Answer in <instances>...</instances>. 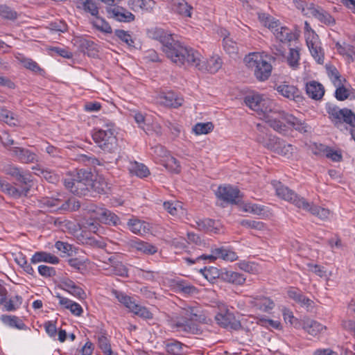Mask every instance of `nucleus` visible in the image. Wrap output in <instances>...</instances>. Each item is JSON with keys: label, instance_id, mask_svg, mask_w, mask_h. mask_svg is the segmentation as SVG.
<instances>
[{"label": "nucleus", "instance_id": "obj_1", "mask_svg": "<svg viewBox=\"0 0 355 355\" xmlns=\"http://www.w3.org/2000/svg\"><path fill=\"white\" fill-rule=\"evenodd\" d=\"M148 37L159 41L162 44V51L173 63L181 67L185 60L186 55L194 57L192 51L187 50L188 46H184L175 40L173 35L162 28L155 27L147 31Z\"/></svg>", "mask_w": 355, "mask_h": 355}, {"label": "nucleus", "instance_id": "obj_2", "mask_svg": "<svg viewBox=\"0 0 355 355\" xmlns=\"http://www.w3.org/2000/svg\"><path fill=\"white\" fill-rule=\"evenodd\" d=\"M187 50L192 51L194 57L185 55L184 61L182 66H193L200 71H207L211 73L217 72L222 67V60L218 56H213L205 62L202 60L201 54L191 47Z\"/></svg>", "mask_w": 355, "mask_h": 355}, {"label": "nucleus", "instance_id": "obj_3", "mask_svg": "<svg viewBox=\"0 0 355 355\" xmlns=\"http://www.w3.org/2000/svg\"><path fill=\"white\" fill-rule=\"evenodd\" d=\"M114 124L106 125V129L95 130L92 138L103 151L114 153L118 150V140L114 135Z\"/></svg>", "mask_w": 355, "mask_h": 355}, {"label": "nucleus", "instance_id": "obj_4", "mask_svg": "<svg viewBox=\"0 0 355 355\" xmlns=\"http://www.w3.org/2000/svg\"><path fill=\"white\" fill-rule=\"evenodd\" d=\"M258 18L260 22L268 29H270L275 37L280 42H289L294 39V34L288 27L281 25L278 19L268 14L261 12L258 14Z\"/></svg>", "mask_w": 355, "mask_h": 355}, {"label": "nucleus", "instance_id": "obj_5", "mask_svg": "<svg viewBox=\"0 0 355 355\" xmlns=\"http://www.w3.org/2000/svg\"><path fill=\"white\" fill-rule=\"evenodd\" d=\"M244 61L246 66L254 71V75L260 81H264L270 77L272 65L258 53H250Z\"/></svg>", "mask_w": 355, "mask_h": 355}, {"label": "nucleus", "instance_id": "obj_6", "mask_svg": "<svg viewBox=\"0 0 355 355\" xmlns=\"http://www.w3.org/2000/svg\"><path fill=\"white\" fill-rule=\"evenodd\" d=\"M76 176L79 181L85 184H88V189L97 193H104L107 187L105 179L97 174H94L91 171L81 168L77 171Z\"/></svg>", "mask_w": 355, "mask_h": 355}, {"label": "nucleus", "instance_id": "obj_7", "mask_svg": "<svg viewBox=\"0 0 355 355\" xmlns=\"http://www.w3.org/2000/svg\"><path fill=\"white\" fill-rule=\"evenodd\" d=\"M327 113L329 115V119L337 128L341 130L343 128L347 129L345 123L355 128V113L351 110L348 108L340 109L334 106L327 109Z\"/></svg>", "mask_w": 355, "mask_h": 355}, {"label": "nucleus", "instance_id": "obj_8", "mask_svg": "<svg viewBox=\"0 0 355 355\" xmlns=\"http://www.w3.org/2000/svg\"><path fill=\"white\" fill-rule=\"evenodd\" d=\"M44 205L49 207L51 211L60 212L74 211L80 207V202L73 197L67 199L48 198L44 200Z\"/></svg>", "mask_w": 355, "mask_h": 355}, {"label": "nucleus", "instance_id": "obj_9", "mask_svg": "<svg viewBox=\"0 0 355 355\" xmlns=\"http://www.w3.org/2000/svg\"><path fill=\"white\" fill-rule=\"evenodd\" d=\"M218 309L219 311L215 315V320L220 327L234 331L242 329L241 322L225 305H222Z\"/></svg>", "mask_w": 355, "mask_h": 355}, {"label": "nucleus", "instance_id": "obj_10", "mask_svg": "<svg viewBox=\"0 0 355 355\" xmlns=\"http://www.w3.org/2000/svg\"><path fill=\"white\" fill-rule=\"evenodd\" d=\"M245 103L252 110L256 112H261L264 114H268L273 113L277 114L275 112H277L279 109H276L272 107L274 103L269 100H263L261 96L259 94L248 95L245 97Z\"/></svg>", "mask_w": 355, "mask_h": 355}, {"label": "nucleus", "instance_id": "obj_11", "mask_svg": "<svg viewBox=\"0 0 355 355\" xmlns=\"http://www.w3.org/2000/svg\"><path fill=\"white\" fill-rule=\"evenodd\" d=\"M167 322L171 329L178 331H184L192 334H198L200 332L198 326L189 321L184 314L169 317Z\"/></svg>", "mask_w": 355, "mask_h": 355}, {"label": "nucleus", "instance_id": "obj_12", "mask_svg": "<svg viewBox=\"0 0 355 355\" xmlns=\"http://www.w3.org/2000/svg\"><path fill=\"white\" fill-rule=\"evenodd\" d=\"M272 184L277 196L280 198L289 202L299 209L304 203V198L297 195L294 191L282 184L280 182L274 181Z\"/></svg>", "mask_w": 355, "mask_h": 355}, {"label": "nucleus", "instance_id": "obj_13", "mask_svg": "<svg viewBox=\"0 0 355 355\" xmlns=\"http://www.w3.org/2000/svg\"><path fill=\"white\" fill-rule=\"evenodd\" d=\"M216 195L218 199L229 204H238L242 198L239 189L231 185L220 186Z\"/></svg>", "mask_w": 355, "mask_h": 355}, {"label": "nucleus", "instance_id": "obj_14", "mask_svg": "<svg viewBox=\"0 0 355 355\" xmlns=\"http://www.w3.org/2000/svg\"><path fill=\"white\" fill-rule=\"evenodd\" d=\"M263 145L275 153L285 157H288L293 154V146L276 137H270L268 142Z\"/></svg>", "mask_w": 355, "mask_h": 355}, {"label": "nucleus", "instance_id": "obj_15", "mask_svg": "<svg viewBox=\"0 0 355 355\" xmlns=\"http://www.w3.org/2000/svg\"><path fill=\"white\" fill-rule=\"evenodd\" d=\"M275 89L280 95L288 100L293 101L296 103H300L303 100L301 92L295 85L283 83L279 85H276Z\"/></svg>", "mask_w": 355, "mask_h": 355}, {"label": "nucleus", "instance_id": "obj_16", "mask_svg": "<svg viewBox=\"0 0 355 355\" xmlns=\"http://www.w3.org/2000/svg\"><path fill=\"white\" fill-rule=\"evenodd\" d=\"M184 314L191 322H198L200 323H208V319L202 309L198 305H187L182 308Z\"/></svg>", "mask_w": 355, "mask_h": 355}, {"label": "nucleus", "instance_id": "obj_17", "mask_svg": "<svg viewBox=\"0 0 355 355\" xmlns=\"http://www.w3.org/2000/svg\"><path fill=\"white\" fill-rule=\"evenodd\" d=\"M64 187L74 195L82 196H86L91 191L88 189V184H85L82 181H79L77 177L65 178L64 180Z\"/></svg>", "mask_w": 355, "mask_h": 355}, {"label": "nucleus", "instance_id": "obj_18", "mask_svg": "<svg viewBox=\"0 0 355 355\" xmlns=\"http://www.w3.org/2000/svg\"><path fill=\"white\" fill-rule=\"evenodd\" d=\"M106 12L109 18L119 21L128 22L133 20V15L123 7L114 6H107Z\"/></svg>", "mask_w": 355, "mask_h": 355}, {"label": "nucleus", "instance_id": "obj_19", "mask_svg": "<svg viewBox=\"0 0 355 355\" xmlns=\"http://www.w3.org/2000/svg\"><path fill=\"white\" fill-rule=\"evenodd\" d=\"M275 113H277L279 119L285 121L289 125L293 127L296 130L300 132H308L309 126L306 123H305L304 121L298 119L293 115L290 114L282 110H279L277 112H275Z\"/></svg>", "mask_w": 355, "mask_h": 355}, {"label": "nucleus", "instance_id": "obj_20", "mask_svg": "<svg viewBox=\"0 0 355 355\" xmlns=\"http://www.w3.org/2000/svg\"><path fill=\"white\" fill-rule=\"evenodd\" d=\"M10 150L12 155L15 157L21 163L30 164L37 162V155L29 149L13 147Z\"/></svg>", "mask_w": 355, "mask_h": 355}, {"label": "nucleus", "instance_id": "obj_21", "mask_svg": "<svg viewBox=\"0 0 355 355\" xmlns=\"http://www.w3.org/2000/svg\"><path fill=\"white\" fill-rule=\"evenodd\" d=\"M248 302L260 311L268 312L275 307V302L265 296H248Z\"/></svg>", "mask_w": 355, "mask_h": 355}, {"label": "nucleus", "instance_id": "obj_22", "mask_svg": "<svg viewBox=\"0 0 355 355\" xmlns=\"http://www.w3.org/2000/svg\"><path fill=\"white\" fill-rule=\"evenodd\" d=\"M157 102L165 107L177 108L182 105L183 99L173 92L161 93L157 97Z\"/></svg>", "mask_w": 355, "mask_h": 355}, {"label": "nucleus", "instance_id": "obj_23", "mask_svg": "<svg viewBox=\"0 0 355 355\" xmlns=\"http://www.w3.org/2000/svg\"><path fill=\"white\" fill-rule=\"evenodd\" d=\"M59 286L61 289L69 293L78 299L83 300L86 297L84 290L78 286L73 281L69 278H62L60 280Z\"/></svg>", "mask_w": 355, "mask_h": 355}, {"label": "nucleus", "instance_id": "obj_24", "mask_svg": "<svg viewBox=\"0 0 355 355\" xmlns=\"http://www.w3.org/2000/svg\"><path fill=\"white\" fill-rule=\"evenodd\" d=\"M307 14H310V17L316 18L321 23L327 26H332L336 23L334 18L328 12L318 6L311 7Z\"/></svg>", "mask_w": 355, "mask_h": 355}, {"label": "nucleus", "instance_id": "obj_25", "mask_svg": "<svg viewBox=\"0 0 355 355\" xmlns=\"http://www.w3.org/2000/svg\"><path fill=\"white\" fill-rule=\"evenodd\" d=\"M135 121L138 124V127L147 135H151L153 132H155L157 135H160L162 133L161 127L155 125L154 130H153L146 117L141 113L138 112L135 114Z\"/></svg>", "mask_w": 355, "mask_h": 355}, {"label": "nucleus", "instance_id": "obj_26", "mask_svg": "<svg viewBox=\"0 0 355 355\" xmlns=\"http://www.w3.org/2000/svg\"><path fill=\"white\" fill-rule=\"evenodd\" d=\"M171 9L182 17H191L193 7L185 0H171Z\"/></svg>", "mask_w": 355, "mask_h": 355}, {"label": "nucleus", "instance_id": "obj_27", "mask_svg": "<svg viewBox=\"0 0 355 355\" xmlns=\"http://www.w3.org/2000/svg\"><path fill=\"white\" fill-rule=\"evenodd\" d=\"M300 209L310 212L311 214L318 216L322 220L327 219L329 215V209L315 205L313 203L308 202L306 199Z\"/></svg>", "mask_w": 355, "mask_h": 355}, {"label": "nucleus", "instance_id": "obj_28", "mask_svg": "<svg viewBox=\"0 0 355 355\" xmlns=\"http://www.w3.org/2000/svg\"><path fill=\"white\" fill-rule=\"evenodd\" d=\"M306 92L309 97L315 100H319L324 94V88L322 84L313 80L306 84Z\"/></svg>", "mask_w": 355, "mask_h": 355}, {"label": "nucleus", "instance_id": "obj_29", "mask_svg": "<svg viewBox=\"0 0 355 355\" xmlns=\"http://www.w3.org/2000/svg\"><path fill=\"white\" fill-rule=\"evenodd\" d=\"M172 286L178 293L193 295L198 293V289L184 279H174L172 282Z\"/></svg>", "mask_w": 355, "mask_h": 355}, {"label": "nucleus", "instance_id": "obj_30", "mask_svg": "<svg viewBox=\"0 0 355 355\" xmlns=\"http://www.w3.org/2000/svg\"><path fill=\"white\" fill-rule=\"evenodd\" d=\"M220 275L225 282L234 285H243L246 280L243 274L232 270L222 272Z\"/></svg>", "mask_w": 355, "mask_h": 355}, {"label": "nucleus", "instance_id": "obj_31", "mask_svg": "<svg viewBox=\"0 0 355 355\" xmlns=\"http://www.w3.org/2000/svg\"><path fill=\"white\" fill-rule=\"evenodd\" d=\"M32 169L36 175L44 178L46 181L52 184H56L59 180L60 176L54 171L48 168H42L40 166H33Z\"/></svg>", "mask_w": 355, "mask_h": 355}, {"label": "nucleus", "instance_id": "obj_32", "mask_svg": "<svg viewBox=\"0 0 355 355\" xmlns=\"http://www.w3.org/2000/svg\"><path fill=\"white\" fill-rule=\"evenodd\" d=\"M32 263H37L39 262H46L52 264H57L59 263L60 259L56 256L46 252H37L31 259Z\"/></svg>", "mask_w": 355, "mask_h": 355}, {"label": "nucleus", "instance_id": "obj_33", "mask_svg": "<svg viewBox=\"0 0 355 355\" xmlns=\"http://www.w3.org/2000/svg\"><path fill=\"white\" fill-rule=\"evenodd\" d=\"M101 211V215L98 217V218L105 224L113 226H118L121 225V221L119 218L111 211L103 208V210H99Z\"/></svg>", "mask_w": 355, "mask_h": 355}, {"label": "nucleus", "instance_id": "obj_34", "mask_svg": "<svg viewBox=\"0 0 355 355\" xmlns=\"http://www.w3.org/2000/svg\"><path fill=\"white\" fill-rule=\"evenodd\" d=\"M75 160L87 166L96 167V166L103 165L102 161L97 159L90 153H87L86 154H78L76 155Z\"/></svg>", "mask_w": 355, "mask_h": 355}, {"label": "nucleus", "instance_id": "obj_35", "mask_svg": "<svg viewBox=\"0 0 355 355\" xmlns=\"http://www.w3.org/2000/svg\"><path fill=\"white\" fill-rule=\"evenodd\" d=\"M306 44L308 48L311 53V55L318 64H323L324 62V52L320 46L319 43L316 41L307 40Z\"/></svg>", "mask_w": 355, "mask_h": 355}, {"label": "nucleus", "instance_id": "obj_36", "mask_svg": "<svg viewBox=\"0 0 355 355\" xmlns=\"http://www.w3.org/2000/svg\"><path fill=\"white\" fill-rule=\"evenodd\" d=\"M135 250L147 255H152L157 252V248L156 246L135 238Z\"/></svg>", "mask_w": 355, "mask_h": 355}, {"label": "nucleus", "instance_id": "obj_37", "mask_svg": "<svg viewBox=\"0 0 355 355\" xmlns=\"http://www.w3.org/2000/svg\"><path fill=\"white\" fill-rule=\"evenodd\" d=\"M164 345L169 355H182V350L184 345L181 342L171 339L165 340Z\"/></svg>", "mask_w": 355, "mask_h": 355}, {"label": "nucleus", "instance_id": "obj_38", "mask_svg": "<svg viewBox=\"0 0 355 355\" xmlns=\"http://www.w3.org/2000/svg\"><path fill=\"white\" fill-rule=\"evenodd\" d=\"M1 320L5 324H7L11 327H14L20 330H24L27 329L26 325L24 324L22 320L15 315H2Z\"/></svg>", "mask_w": 355, "mask_h": 355}, {"label": "nucleus", "instance_id": "obj_39", "mask_svg": "<svg viewBox=\"0 0 355 355\" xmlns=\"http://www.w3.org/2000/svg\"><path fill=\"white\" fill-rule=\"evenodd\" d=\"M214 254L216 256V259L220 258L225 261H234L238 259L235 252L224 247L214 248Z\"/></svg>", "mask_w": 355, "mask_h": 355}, {"label": "nucleus", "instance_id": "obj_40", "mask_svg": "<svg viewBox=\"0 0 355 355\" xmlns=\"http://www.w3.org/2000/svg\"><path fill=\"white\" fill-rule=\"evenodd\" d=\"M303 329L309 334L315 336L324 329V327L315 320H307L304 322Z\"/></svg>", "mask_w": 355, "mask_h": 355}, {"label": "nucleus", "instance_id": "obj_41", "mask_svg": "<svg viewBox=\"0 0 355 355\" xmlns=\"http://www.w3.org/2000/svg\"><path fill=\"white\" fill-rule=\"evenodd\" d=\"M1 191L9 194L10 196L18 198L22 196H27L28 192H27V188L22 189L21 187L17 188L15 187L12 186L10 184L5 182L3 184V187H2Z\"/></svg>", "mask_w": 355, "mask_h": 355}, {"label": "nucleus", "instance_id": "obj_42", "mask_svg": "<svg viewBox=\"0 0 355 355\" xmlns=\"http://www.w3.org/2000/svg\"><path fill=\"white\" fill-rule=\"evenodd\" d=\"M288 66L293 70H296L300 66V49L297 48H291L288 55L285 58Z\"/></svg>", "mask_w": 355, "mask_h": 355}, {"label": "nucleus", "instance_id": "obj_43", "mask_svg": "<svg viewBox=\"0 0 355 355\" xmlns=\"http://www.w3.org/2000/svg\"><path fill=\"white\" fill-rule=\"evenodd\" d=\"M222 34L225 35L223 40V46L225 52L230 55H236L238 52V46L236 43L230 38L227 33V31L225 30V33L222 32Z\"/></svg>", "mask_w": 355, "mask_h": 355}, {"label": "nucleus", "instance_id": "obj_44", "mask_svg": "<svg viewBox=\"0 0 355 355\" xmlns=\"http://www.w3.org/2000/svg\"><path fill=\"white\" fill-rule=\"evenodd\" d=\"M15 180L21 184L20 187L22 189L27 188V192H29L30 189L32 186V175L31 174L26 171L21 170Z\"/></svg>", "mask_w": 355, "mask_h": 355}, {"label": "nucleus", "instance_id": "obj_45", "mask_svg": "<svg viewBox=\"0 0 355 355\" xmlns=\"http://www.w3.org/2000/svg\"><path fill=\"white\" fill-rule=\"evenodd\" d=\"M0 121L10 126H16L18 123V119L15 114L6 109L0 110Z\"/></svg>", "mask_w": 355, "mask_h": 355}, {"label": "nucleus", "instance_id": "obj_46", "mask_svg": "<svg viewBox=\"0 0 355 355\" xmlns=\"http://www.w3.org/2000/svg\"><path fill=\"white\" fill-rule=\"evenodd\" d=\"M150 229L151 226L148 223L135 218V234H137L140 236L146 235L150 232Z\"/></svg>", "mask_w": 355, "mask_h": 355}, {"label": "nucleus", "instance_id": "obj_47", "mask_svg": "<svg viewBox=\"0 0 355 355\" xmlns=\"http://www.w3.org/2000/svg\"><path fill=\"white\" fill-rule=\"evenodd\" d=\"M266 122L268 125L273 128L275 131L281 134H286L287 131L286 125L277 118H273L272 116L270 117L267 115Z\"/></svg>", "mask_w": 355, "mask_h": 355}, {"label": "nucleus", "instance_id": "obj_48", "mask_svg": "<svg viewBox=\"0 0 355 355\" xmlns=\"http://www.w3.org/2000/svg\"><path fill=\"white\" fill-rule=\"evenodd\" d=\"M334 86L336 87L335 97L338 101H344L350 96L351 89L346 88L343 82L339 83V85L338 84Z\"/></svg>", "mask_w": 355, "mask_h": 355}, {"label": "nucleus", "instance_id": "obj_49", "mask_svg": "<svg viewBox=\"0 0 355 355\" xmlns=\"http://www.w3.org/2000/svg\"><path fill=\"white\" fill-rule=\"evenodd\" d=\"M327 72L329 78L331 79L334 85H339V83L345 82V78H342L338 69L334 66L327 67Z\"/></svg>", "mask_w": 355, "mask_h": 355}, {"label": "nucleus", "instance_id": "obj_50", "mask_svg": "<svg viewBox=\"0 0 355 355\" xmlns=\"http://www.w3.org/2000/svg\"><path fill=\"white\" fill-rule=\"evenodd\" d=\"M113 296L118 300V301L123 304L125 307L128 308L132 311L131 304L132 303L131 297L124 293L113 290L112 291Z\"/></svg>", "mask_w": 355, "mask_h": 355}, {"label": "nucleus", "instance_id": "obj_51", "mask_svg": "<svg viewBox=\"0 0 355 355\" xmlns=\"http://www.w3.org/2000/svg\"><path fill=\"white\" fill-rule=\"evenodd\" d=\"M164 208L172 216H176L182 209L181 203L178 201H167L163 204Z\"/></svg>", "mask_w": 355, "mask_h": 355}, {"label": "nucleus", "instance_id": "obj_52", "mask_svg": "<svg viewBox=\"0 0 355 355\" xmlns=\"http://www.w3.org/2000/svg\"><path fill=\"white\" fill-rule=\"evenodd\" d=\"M258 323L268 329H281L282 326L279 320H274L266 317L259 318Z\"/></svg>", "mask_w": 355, "mask_h": 355}, {"label": "nucleus", "instance_id": "obj_53", "mask_svg": "<svg viewBox=\"0 0 355 355\" xmlns=\"http://www.w3.org/2000/svg\"><path fill=\"white\" fill-rule=\"evenodd\" d=\"M48 29L54 33H65L67 31V25L62 20H55L49 24Z\"/></svg>", "mask_w": 355, "mask_h": 355}, {"label": "nucleus", "instance_id": "obj_54", "mask_svg": "<svg viewBox=\"0 0 355 355\" xmlns=\"http://www.w3.org/2000/svg\"><path fill=\"white\" fill-rule=\"evenodd\" d=\"M214 129V125L211 122L198 123L193 128V132L196 135L207 134Z\"/></svg>", "mask_w": 355, "mask_h": 355}, {"label": "nucleus", "instance_id": "obj_55", "mask_svg": "<svg viewBox=\"0 0 355 355\" xmlns=\"http://www.w3.org/2000/svg\"><path fill=\"white\" fill-rule=\"evenodd\" d=\"M0 17L6 19L14 20L17 18V13L10 7L0 4Z\"/></svg>", "mask_w": 355, "mask_h": 355}, {"label": "nucleus", "instance_id": "obj_56", "mask_svg": "<svg viewBox=\"0 0 355 355\" xmlns=\"http://www.w3.org/2000/svg\"><path fill=\"white\" fill-rule=\"evenodd\" d=\"M3 303L7 311H12L16 310L21 304L22 297L19 295H15L8 301L6 299Z\"/></svg>", "mask_w": 355, "mask_h": 355}, {"label": "nucleus", "instance_id": "obj_57", "mask_svg": "<svg viewBox=\"0 0 355 355\" xmlns=\"http://www.w3.org/2000/svg\"><path fill=\"white\" fill-rule=\"evenodd\" d=\"M23 66L32 71L33 72L42 74L44 72V70L38 65V64L30 58H23L21 60Z\"/></svg>", "mask_w": 355, "mask_h": 355}, {"label": "nucleus", "instance_id": "obj_58", "mask_svg": "<svg viewBox=\"0 0 355 355\" xmlns=\"http://www.w3.org/2000/svg\"><path fill=\"white\" fill-rule=\"evenodd\" d=\"M164 166L174 173L178 174L181 171V166L179 161L173 156L167 157Z\"/></svg>", "mask_w": 355, "mask_h": 355}, {"label": "nucleus", "instance_id": "obj_59", "mask_svg": "<svg viewBox=\"0 0 355 355\" xmlns=\"http://www.w3.org/2000/svg\"><path fill=\"white\" fill-rule=\"evenodd\" d=\"M150 174V170L145 164L135 161V175L139 178H145Z\"/></svg>", "mask_w": 355, "mask_h": 355}, {"label": "nucleus", "instance_id": "obj_60", "mask_svg": "<svg viewBox=\"0 0 355 355\" xmlns=\"http://www.w3.org/2000/svg\"><path fill=\"white\" fill-rule=\"evenodd\" d=\"M94 26L101 32L111 33L112 32V27L104 19L97 17L93 22Z\"/></svg>", "mask_w": 355, "mask_h": 355}, {"label": "nucleus", "instance_id": "obj_61", "mask_svg": "<svg viewBox=\"0 0 355 355\" xmlns=\"http://www.w3.org/2000/svg\"><path fill=\"white\" fill-rule=\"evenodd\" d=\"M135 315L143 319H152L153 313L146 306L135 303Z\"/></svg>", "mask_w": 355, "mask_h": 355}, {"label": "nucleus", "instance_id": "obj_62", "mask_svg": "<svg viewBox=\"0 0 355 355\" xmlns=\"http://www.w3.org/2000/svg\"><path fill=\"white\" fill-rule=\"evenodd\" d=\"M135 5L139 6L142 11L150 12L155 6L153 0H135Z\"/></svg>", "mask_w": 355, "mask_h": 355}, {"label": "nucleus", "instance_id": "obj_63", "mask_svg": "<svg viewBox=\"0 0 355 355\" xmlns=\"http://www.w3.org/2000/svg\"><path fill=\"white\" fill-rule=\"evenodd\" d=\"M114 35L120 41L125 43L128 46H130L131 43L133 42L132 36L124 30L116 29Z\"/></svg>", "mask_w": 355, "mask_h": 355}, {"label": "nucleus", "instance_id": "obj_64", "mask_svg": "<svg viewBox=\"0 0 355 355\" xmlns=\"http://www.w3.org/2000/svg\"><path fill=\"white\" fill-rule=\"evenodd\" d=\"M15 261L17 263L19 266H21L26 273L32 275L34 274V269L33 268L31 265L27 262L26 257H24L22 254L17 257L15 259Z\"/></svg>", "mask_w": 355, "mask_h": 355}]
</instances>
